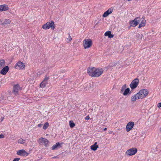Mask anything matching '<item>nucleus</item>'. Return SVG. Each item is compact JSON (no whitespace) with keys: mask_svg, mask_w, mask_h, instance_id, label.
<instances>
[{"mask_svg":"<svg viewBox=\"0 0 161 161\" xmlns=\"http://www.w3.org/2000/svg\"><path fill=\"white\" fill-rule=\"evenodd\" d=\"M87 70L89 75L94 77H99L103 73L104 71L102 68H96L93 67H89Z\"/></svg>","mask_w":161,"mask_h":161,"instance_id":"obj_1","label":"nucleus"},{"mask_svg":"<svg viewBox=\"0 0 161 161\" xmlns=\"http://www.w3.org/2000/svg\"><path fill=\"white\" fill-rule=\"evenodd\" d=\"M148 93V91L147 89H143L140 90L139 92L136 94V95L138 96V99H142L147 96Z\"/></svg>","mask_w":161,"mask_h":161,"instance_id":"obj_2","label":"nucleus"},{"mask_svg":"<svg viewBox=\"0 0 161 161\" xmlns=\"http://www.w3.org/2000/svg\"><path fill=\"white\" fill-rule=\"evenodd\" d=\"M42 28L44 30H47L51 28L52 30L55 28L54 24L53 21L51 20L50 22H47L46 24L42 25Z\"/></svg>","mask_w":161,"mask_h":161,"instance_id":"obj_3","label":"nucleus"},{"mask_svg":"<svg viewBox=\"0 0 161 161\" xmlns=\"http://www.w3.org/2000/svg\"><path fill=\"white\" fill-rule=\"evenodd\" d=\"M141 21V18L140 17H137L134 19L129 22L130 25V27L131 26L134 27L137 25ZM130 27H129V29Z\"/></svg>","mask_w":161,"mask_h":161,"instance_id":"obj_4","label":"nucleus"},{"mask_svg":"<svg viewBox=\"0 0 161 161\" xmlns=\"http://www.w3.org/2000/svg\"><path fill=\"white\" fill-rule=\"evenodd\" d=\"M83 42L85 49L90 47L92 45V41L90 39H85L83 41Z\"/></svg>","mask_w":161,"mask_h":161,"instance_id":"obj_5","label":"nucleus"},{"mask_svg":"<svg viewBox=\"0 0 161 161\" xmlns=\"http://www.w3.org/2000/svg\"><path fill=\"white\" fill-rule=\"evenodd\" d=\"M139 80L138 78H136L134 79L130 84V86L132 90L136 88L138 85Z\"/></svg>","mask_w":161,"mask_h":161,"instance_id":"obj_6","label":"nucleus"},{"mask_svg":"<svg viewBox=\"0 0 161 161\" xmlns=\"http://www.w3.org/2000/svg\"><path fill=\"white\" fill-rule=\"evenodd\" d=\"M137 151L136 148L133 147L127 150L126 152V154L129 156H132L135 155Z\"/></svg>","mask_w":161,"mask_h":161,"instance_id":"obj_7","label":"nucleus"},{"mask_svg":"<svg viewBox=\"0 0 161 161\" xmlns=\"http://www.w3.org/2000/svg\"><path fill=\"white\" fill-rule=\"evenodd\" d=\"M38 143L40 145H43V144L46 147L48 144L49 142L45 138L41 137L39 138L38 140Z\"/></svg>","mask_w":161,"mask_h":161,"instance_id":"obj_8","label":"nucleus"},{"mask_svg":"<svg viewBox=\"0 0 161 161\" xmlns=\"http://www.w3.org/2000/svg\"><path fill=\"white\" fill-rule=\"evenodd\" d=\"M49 77L47 75H46L43 81L40 83V87L41 88H44L48 84V80Z\"/></svg>","mask_w":161,"mask_h":161,"instance_id":"obj_9","label":"nucleus"},{"mask_svg":"<svg viewBox=\"0 0 161 161\" xmlns=\"http://www.w3.org/2000/svg\"><path fill=\"white\" fill-rule=\"evenodd\" d=\"M15 68L16 69H25V66L24 63L21 61H19L16 63L15 65Z\"/></svg>","mask_w":161,"mask_h":161,"instance_id":"obj_10","label":"nucleus"},{"mask_svg":"<svg viewBox=\"0 0 161 161\" xmlns=\"http://www.w3.org/2000/svg\"><path fill=\"white\" fill-rule=\"evenodd\" d=\"M17 154L21 156H27L29 154L24 149H21L17 151Z\"/></svg>","mask_w":161,"mask_h":161,"instance_id":"obj_11","label":"nucleus"},{"mask_svg":"<svg viewBox=\"0 0 161 161\" xmlns=\"http://www.w3.org/2000/svg\"><path fill=\"white\" fill-rule=\"evenodd\" d=\"M134 125V122L130 121L128 123L126 126V131L127 132L130 131L132 129Z\"/></svg>","mask_w":161,"mask_h":161,"instance_id":"obj_12","label":"nucleus"},{"mask_svg":"<svg viewBox=\"0 0 161 161\" xmlns=\"http://www.w3.org/2000/svg\"><path fill=\"white\" fill-rule=\"evenodd\" d=\"M20 90L19 85L18 84L15 85L13 87V91L15 95L17 94L18 91Z\"/></svg>","mask_w":161,"mask_h":161,"instance_id":"obj_13","label":"nucleus"},{"mask_svg":"<svg viewBox=\"0 0 161 161\" xmlns=\"http://www.w3.org/2000/svg\"><path fill=\"white\" fill-rule=\"evenodd\" d=\"M113 9V8H111L108 9L104 13L103 15V17H106L108 16L110 14L112 13Z\"/></svg>","mask_w":161,"mask_h":161,"instance_id":"obj_14","label":"nucleus"},{"mask_svg":"<svg viewBox=\"0 0 161 161\" xmlns=\"http://www.w3.org/2000/svg\"><path fill=\"white\" fill-rule=\"evenodd\" d=\"M11 21L9 19H5L3 20H2L0 21V25H6L10 24Z\"/></svg>","mask_w":161,"mask_h":161,"instance_id":"obj_15","label":"nucleus"},{"mask_svg":"<svg viewBox=\"0 0 161 161\" xmlns=\"http://www.w3.org/2000/svg\"><path fill=\"white\" fill-rule=\"evenodd\" d=\"M9 70V67L6 66L4 67L0 71V74L3 75H5Z\"/></svg>","mask_w":161,"mask_h":161,"instance_id":"obj_16","label":"nucleus"},{"mask_svg":"<svg viewBox=\"0 0 161 161\" xmlns=\"http://www.w3.org/2000/svg\"><path fill=\"white\" fill-rule=\"evenodd\" d=\"M0 11H4L8 10L9 9V7L6 4L1 5Z\"/></svg>","mask_w":161,"mask_h":161,"instance_id":"obj_17","label":"nucleus"},{"mask_svg":"<svg viewBox=\"0 0 161 161\" xmlns=\"http://www.w3.org/2000/svg\"><path fill=\"white\" fill-rule=\"evenodd\" d=\"M97 142H95L93 145L91 146V149L93 151H95L97 150V148L98 147V145H97Z\"/></svg>","mask_w":161,"mask_h":161,"instance_id":"obj_18","label":"nucleus"},{"mask_svg":"<svg viewBox=\"0 0 161 161\" xmlns=\"http://www.w3.org/2000/svg\"><path fill=\"white\" fill-rule=\"evenodd\" d=\"M105 36H108L109 38H113L114 35L111 33V32L110 31H106L104 34Z\"/></svg>","mask_w":161,"mask_h":161,"instance_id":"obj_19","label":"nucleus"},{"mask_svg":"<svg viewBox=\"0 0 161 161\" xmlns=\"http://www.w3.org/2000/svg\"><path fill=\"white\" fill-rule=\"evenodd\" d=\"M60 145V143L59 142L57 143L52 147V150L56 149Z\"/></svg>","mask_w":161,"mask_h":161,"instance_id":"obj_20","label":"nucleus"},{"mask_svg":"<svg viewBox=\"0 0 161 161\" xmlns=\"http://www.w3.org/2000/svg\"><path fill=\"white\" fill-rule=\"evenodd\" d=\"M146 25V20H142L141 21V23L139 24L138 28H141L142 27Z\"/></svg>","mask_w":161,"mask_h":161,"instance_id":"obj_21","label":"nucleus"},{"mask_svg":"<svg viewBox=\"0 0 161 161\" xmlns=\"http://www.w3.org/2000/svg\"><path fill=\"white\" fill-rule=\"evenodd\" d=\"M5 61L4 59L0 60V69L3 68L5 65Z\"/></svg>","mask_w":161,"mask_h":161,"instance_id":"obj_22","label":"nucleus"},{"mask_svg":"<svg viewBox=\"0 0 161 161\" xmlns=\"http://www.w3.org/2000/svg\"><path fill=\"white\" fill-rule=\"evenodd\" d=\"M129 93V94L130 93V89L129 88H127L125 90L123 94L124 95L126 96L128 95Z\"/></svg>","mask_w":161,"mask_h":161,"instance_id":"obj_23","label":"nucleus"},{"mask_svg":"<svg viewBox=\"0 0 161 161\" xmlns=\"http://www.w3.org/2000/svg\"><path fill=\"white\" fill-rule=\"evenodd\" d=\"M138 96L136 95V94L135 95L132 96L131 97V100L132 102H135L136 101V99H139L138 98Z\"/></svg>","mask_w":161,"mask_h":161,"instance_id":"obj_24","label":"nucleus"},{"mask_svg":"<svg viewBox=\"0 0 161 161\" xmlns=\"http://www.w3.org/2000/svg\"><path fill=\"white\" fill-rule=\"evenodd\" d=\"M136 38L137 39H141L142 37H143V35L142 34L139 33H137L136 34Z\"/></svg>","mask_w":161,"mask_h":161,"instance_id":"obj_25","label":"nucleus"},{"mask_svg":"<svg viewBox=\"0 0 161 161\" xmlns=\"http://www.w3.org/2000/svg\"><path fill=\"white\" fill-rule=\"evenodd\" d=\"M69 125L70 127L71 128H73L75 125V124L73 122V121L72 120H70L69 121Z\"/></svg>","mask_w":161,"mask_h":161,"instance_id":"obj_26","label":"nucleus"},{"mask_svg":"<svg viewBox=\"0 0 161 161\" xmlns=\"http://www.w3.org/2000/svg\"><path fill=\"white\" fill-rule=\"evenodd\" d=\"M49 124L48 122H46L44 124L43 127V129L44 130H46L49 126Z\"/></svg>","mask_w":161,"mask_h":161,"instance_id":"obj_27","label":"nucleus"},{"mask_svg":"<svg viewBox=\"0 0 161 161\" xmlns=\"http://www.w3.org/2000/svg\"><path fill=\"white\" fill-rule=\"evenodd\" d=\"M25 140L22 138L19 139L18 141V142L19 144H23L25 143Z\"/></svg>","mask_w":161,"mask_h":161,"instance_id":"obj_28","label":"nucleus"},{"mask_svg":"<svg viewBox=\"0 0 161 161\" xmlns=\"http://www.w3.org/2000/svg\"><path fill=\"white\" fill-rule=\"evenodd\" d=\"M126 84H125L122 87L121 90H120V92L122 93L123 92V91L124 90H125L126 89Z\"/></svg>","mask_w":161,"mask_h":161,"instance_id":"obj_29","label":"nucleus"},{"mask_svg":"<svg viewBox=\"0 0 161 161\" xmlns=\"http://www.w3.org/2000/svg\"><path fill=\"white\" fill-rule=\"evenodd\" d=\"M69 37L66 40V42L68 43L70 42L72 40V38L71 36L70 35V34H69Z\"/></svg>","mask_w":161,"mask_h":161,"instance_id":"obj_30","label":"nucleus"},{"mask_svg":"<svg viewBox=\"0 0 161 161\" xmlns=\"http://www.w3.org/2000/svg\"><path fill=\"white\" fill-rule=\"evenodd\" d=\"M19 158H15L13 160V161H19Z\"/></svg>","mask_w":161,"mask_h":161,"instance_id":"obj_31","label":"nucleus"},{"mask_svg":"<svg viewBox=\"0 0 161 161\" xmlns=\"http://www.w3.org/2000/svg\"><path fill=\"white\" fill-rule=\"evenodd\" d=\"M157 107L159 108H160L161 107V102L158 103Z\"/></svg>","mask_w":161,"mask_h":161,"instance_id":"obj_32","label":"nucleus"},{"mask_svg":"<svg viewBox=\"0 0 161 161\" xmlns=\"http://www.w3.org/2000/svg\"><path fill=\"white\" fill-rule=\"evenodd\" d=\"M90 119V117L88 115V116H87L85 118V120H88L89 119Z\"/></svg>","mask_w":161,"mask_h":161,"instance_id":"obj_33","label":"nucleus"},{"mask_svg":"<svg viewBox=\"0 0 161 161\" xmlns=\"http://www.w3.org/2000/svg\"><path fill=\"white\" fill-rule=\"evenodd\" d=\"M4 135L1 134L0 135V138H3L4 137Z\"/></svg>","mask_w":161,"mask_h":161,"instance_id":"obj_34","label":"nucleus"},{"mask_svg":"<svg viewBox=\"0 0 161 161\" xmlns=\"http://www.w3.org/2000/svg\"><path fill=\"white\" fill-rule=\"evenodd\" d=\"M66 71V70L65 69H61V73H65Z\"/></svg>","mask_w":161,"mask_h":161,"instance_id":"obj_35","label":"nucleus"},{"mask_svg":"<svg viewBox=\"0 0 161 161\" xmlns=\"http://www.w3.org/2000/svg\"><path fill=\"white\" fill-rule=\"evenodd\" d=\"M42 124H39L38 125V126L39 127H42Z\"/></svg>","mask_w":161,"mask_h":161,"instance_id":"obj_36","label":"nucleus"},{"mask_svg":"<svg viewBox=\"0 0 161 161\" xmlns=\"http://www.w3.org/2000/svg\"><path fill=\"white\" fill-rule=\"evenodd\" d=\"M65 86L64 85H63L62 86V88H63V89L65 88Z\"/></svg>","mask_w":161,"mask_h":161,"instance_id":"obj_37","label":"nucleus"},{"mask_svg":"<svg viewBox=\"0 0 161 161\" xmlns=\"http://www.w3.org/2000/svg\"><path fill=\"white\" fill-rule=\"evenodd\" d=\"M113 133V131H109V133L110 134H112Z\"/></svg>","mask_w":161,"mask_h":161,"instance_id":"obj_38","label":"nucleus"},{"mask_svg":"<svg viewBox=\"0 0 161 161\" xmlns=\"http://www.w3.org/2000/svg\"><path fill=\"white\" fill-rule=\"evenodd\" d=\"M107 130V129L106 128H105L103 129V130H104V131L106 130Z\"/></svg>","mask_w":161,"mask_h":161,"instance_id":"obj_39","label":"nucleus"},{"mask_svg":"<svg viewBox=\"0 0 161 161\" xmlns=\"http://www.w3.org/2000/svg\"><path fill=\"white\" fill-rule=\"evenodd\" d=\"M62 81H64V82H65V80H62V81H61V82H62Z\"/></svg>","mask_w":161,"mask_h":161,"instance_id":"obj_40","label":"nucleus"},{"mask_svg":"<svg viewBox=\"0 0 161 161\" xmlns=\"http://www.w3.org/2000/svg\"><path fill=\"white\" fill-rule=\"evenodd\" d=\"M65 80L66 81L65 82L66 83L67 82V81H68V80H67V79H66Z\"/></svg>","mask_w":161,"mask_h":161,"instance_id":"obj_41","label":"nucleus"},{"mask_svg":"<svg viewBox=\"0 0 161 161\" xmlns=\"http://www.w3.org/2000/svg\"><path fill=\"white\" fill-rule=\"evenodd\" d=\"M63 143L62 142H61V144L62 145Z\"/></svg>","mask_w":161,"mask_h":161,"instance_id":"obj_42","label":"nucleus"},{"mask_svg":"<svg viewBox=\"0 0 161 161\" xmlns=\"http://www.w3.org/2000/svg\"><path fill=\"white\" fill-rule=\"evenodd\" d=\"M89 86H90V84H89Z\"/></svg>","mask_w":161,"mask_h":161,"instance_id":"obj_43","label":"nucleus"}]
</instances>
